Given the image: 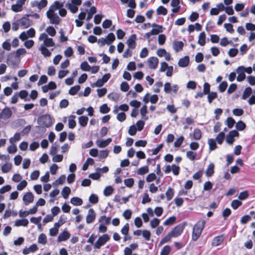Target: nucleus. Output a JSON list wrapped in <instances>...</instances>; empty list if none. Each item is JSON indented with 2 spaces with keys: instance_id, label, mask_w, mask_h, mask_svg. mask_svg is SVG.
Listing matches in <instances>:
<instances>
[{
  "instance_id": "ea45409f",
  "label": "nucleus",
  "mask_w": 255,
  "mask_h": 255,
  "mask_svg": "<svg viewBox=\"0 0 255 255\" xmlns=\"http://www.w3.org/2000/svg\"><path fill=\"white\" fill-rule=\"evenodd\" d=\"M208 143L210 150H215L217 147L216 140L213 138L209 139L208 140Z\"/></svg>"
},
{
  "instance_id": "6ab92c4d",
  "label": "nucleus",
  "mask_w": 255,
  "mask_h": 255,
  "mask_svg": "<svg viewBox=\"0 0 255 255\" xmlns=\"http://www.w3.org/2000/svg\"><path fill=\"white\" fill-rule=\"evenodd\" d=\"M136 39V36L135 34H132L127 41L128 48L131 49H134L135 47L136 43L135 41Z\"/></svg>"
},
{
  "instance_id": "423d86ee",
  "label": "nucleus",
  "mask_w": 255,
  "mask_h": 255,
  "mask_svg": "<svg viewBox=\"0 0 255 255\" xmlns=\"http://www.w3.org/2000/svg\"><path fill=\"white\" fill-rule=\"evenodd\" d=\"M110 239V236L108 234H104L99 237L97 241L94 243V247L96 249H99L104 246Z\"/></svg>"
},
{
  "instance_id": "f3484780",
  "label": "nucleus",
  "mask_w": 255,
  "mask_h": 255,
  "mask_svg": "<svg viewBox=\"0 0 255 255\" xmlns=\"http://www.w3.org/2000/svg\"><path fill=\"white\" fill-rule=\"evenodd\" d=\"M70 237V234L67 231H64L59 234L57 238V242H61L67 241Z\"/></svg>"
},
{
  "instance_id": "39448f33",
  "label": "nucleus",
  "mask_w": 255,
  "mask_h": 255,
  "mask_svg": "<svg viewBox=\"0 0 255 255\" xmlns=\"http://www.w3.org/2000/svg\"><path fill=\"white\" fill-rule=\"evenodd\" d=\"M38 40L39 41H43V43L42 45H44L47 47H53L55 46V43L52 38L49 37L48 35L46 33H42L40 34Z\"/></svg>"
},
{
  "instance_id": "5fc2aeb1",
  "label": "nucleus",
  "mask_w": 255,
  "mask_h": 255,
  "mask_svg": "<svg viewBox=\"0 0 255 255\" xmlns=\"http://www.w3.org/2000/svg\"><path fill=\"white\" fill-rule=\"evenodd\" d=\"M175 220L176 217L175 216L170 217L164 222L163 225L164 226L172 225L175 223Z\"/></svg>"
},
{
  "instance_id": "f8f14e48",
  "label": "nucleus",
  "mask_w": 255,
  "mask_h": 255,
  "mask_svg": "<svg viewBox=\"0 0 255 255\" xmlns=\"http://www.w3.org/2000/svg\"><path fill=\"white\" fill-rule=\"evenodd\" d=\"M22 200L24 205L27 206L33 202L34 195L32 192H27L24 194Z\"/></svg>"
},
{
  "instance_id": "37998d69",
  "label": "nucleus",
  "mask_w": 255,
  "mask_h": 255,
  "mask_svg": "<svg viewBox=\"0 0 255 255\" xmlns=\"http://www.w3.org/2000/svg\"><path fill=\"white\" fill-rule=\"evenodd\" d=\"M96 11H97L96 8L94 6H92L90 8V10L88 13L86 20L87 21L90 20L92 18L93 14H95L96 12Z\"/></svg>"
},
{
  "instance_id": "2f4dec72",
  "label": "nucleus",
  "mask_w": 255,
  "mask_h": 255,
  "mask_svg": "<svg viewBox=\"0 0 255 255\" xmlns=\"http://www.w3.org/2000/svg\"><path fill=\"white\" fill-rule=\"evenodd\" d=\"M94 164V160H93V159L91 158H88L82 166V170L84 171L86 170L90 165H92Z\"/></svg>"
},
{
  "instance_id": "7c9ffc66",
  "label": "nucleus",
  "mask_w": 255,
  "mask_h": 255,
  "mask_svg": "<svg viewBox=\"0 0 255 255\" xmlns=\"http://www.w3.org/2000/svg\"><path fill=\"white\" fill-rule=\"evenodd\" d=\"M76 118V116L74 115H71L69 117L68 120V127L70 128H74L76 125V123L75 121V119Z\"/></svg>"
},
{
  "instance_id": "79ce46f5",
  "label": "nucleus",
  "mask_w": 255,
  "mask_h": 255,
  "mask_svg": "<svg viewBox=\"0 0 255 255\" xmlns=\"http://www.w3.org/2000/svg\"><path fill=\"white\" fill-rule=\"evenodd\" d=\"M38 243L40 244L45 245L47 243L46 236L43 233L40 234L38 238Z\"/></svg>"
},
{
  "instance_id": "4468645a",
  "label": "nucleus",
  "mask_w": 255,
  "mask_h": 255,
  "mask_svg": "<svg viewBox=\"0 0 255 255\" xmlns=\"http://www.w3.org/2000/svg\"><path fill=\"white\" fill-rule=\"evenodd\" d=\"M12 112L8 107L4 108L0 113V120H7L10 118Z\"/></svg>"
},
{
  "instance_id": "a211bd4d",
  "label": "nucleus",
  "mask_w": 255,
  "mask_h": 255,
  "mask_svg": "<svg viewBox=\"0 0 255 255\" xmlns=\"http://www.w3.org/2000/svg\"><path fill=\"white\" fill-rule=\"evenodd\" d=\"M20 26L23 28H26L32 24L31 21L28 18L23 17L19 20Z\"/></svg>"
},
{
  "instance_id": "ddd939ff",
  "label": "nucleus",
  "mask_w": 255,
  "mask_h": 255,
  "mask_svg": "<svg viewBox=\"0 0 255 255\" xmlns=\"http://www.w3.org/2000/svg\"><path fill=\"white\" fill-rule=\"evenodd\" d=\"M47 3L48 2L47 0H41L39 1L34 0L31 2L30 5L32 7H36L40 10L46 7L47 5Z\"/></svg>"
},
{
  "instance_id": "f704fd0d",
  "label": "nucleus",
  "mask_w": 255,
  "mask_h": 255,
  "mask_svg": "<svg viewBox=\"0 0 255 255\" xmlns=\"http://www.w3.org/2000/svg\"><path fill=\"white\" fill-rule=\"evenodd\" d=\"M12 165L11 163H5L1 167V171L3 173H7L10 171L12 168Z\"/></svg>"
},
{
  "instance_id": "0eeeda50",
  "label": "nucleus",
  "mask_w": 255,
  "mask_h": 255,
  "mask_svg": "<svg viewBox=\"0 0 255 255\" xmlns=\"http://www.w3.org/2000/svg\"><path fill=\"white\" fill-rule=\"evenodd\" d=\"M35 35V30L33 28H30L27 31L22 32L19 35V38L21 41H25L29 38H33Z\"/></svg>"
},
{
  "instance_id": "8fccbe9b",
  "label": "nucleus",
  "mask_w": 255,
  "mask_h": 255,
  "mask_svg": "<svg viewBox=\"0 0 255 255\" xmlns=\"http://www.w3.org/2000/svg\"><path fill=\"white\" fill-rule=\"evenodd\" d=\"M165 195L167 200L168 201L170 200L173 198L174 195L173 189L171 188H168L166 192Z\"/></svg>"
},
{
  "instance_id": "72a5a7b5",
  "label": "nucleus",
  "mask_w": 255,
  "mask_h": 255,
  "mask_svg": "<svg viewBox=\"0 0 255 255\" xmlns=\"http://www.w3.org/2000/svg\"><path fill=\"white\" fill-rule=\"evenodd\" d=\"M79 123L83 127H85L87 125L89 119L86 116H81L79 117Z\"/></svg>"
},
{
  "instance_id": "473e14b6",
  "label": "nucleus",
  "mask_w": 255,
  "mask_h": 255,
  "mask_svg": "<svg viewBox=\"0 0 255 255\" xmlns=\"http://www.w3.org/2000/svg\"><path fill=\"white\" fill-rule=\"evenodd\" d=\"M70 193L71 189L69 187L67 186L64 187L61 191V194L62 195V197L65 199H68Z\"/></svg>"
},
{
  "instance_id": "e2e57ef3",
  "label": "nucleus",
  "mask_w": 255,
  "mask_h": 255,
  "mask_svg": "<svg viewBox=\"0 0 255 255\" xmlns=\"http://www.w3.org/2000/svg\"><path fill=\"white\" fill-rule=\"evenodd\" d=\"M249 196V194L248 193V191L247 190L244 191L242 192H241L238 196V198L240 200H244L246 199H247Z\"/></svg>"
},
{
  "instance_id": "6e6552de",
  "label": "nucleus",
  "mask_w": 255,
  "mask_h": 255,
  "mask_svg": "<svg viewBox=\"0 0 255 255\" xmlns=\"http://www.w3.org/2000/svg\"><path fill=\"white\" fill-rule=\"evenodd\" d=\"M26 0H17L15 4L11 6V10L15 12H21L23 10V5L25 4Z\"/></svg>"
},
{
  "instance_id": "dca6fc26",
  "label": "nucleus",
  "mask_w": 255,
  "mask_h": 255,
  "mask_svg": "<svg viewBox=\"0 0 255 255\" xmlns=\"http://www.w3.org/2000/svg\"><path fill=\"white\" fill-rule=\"evenodd\" d=\"M112 140L111 138H108L106 140L98 139L96 141V144L100 148H104L107 146L111 142Z\"/></svg>"
},
{
  "instance_id": "2eb2a0df",
  "label": "nucleus",
  "mask_w": 255,
  "mask_h": 255,
  "mask_svg": "<svg viewBox=\"0 0 255 255\" xmlns=\"http://www.w3.org/2000/svg\"><path fill=\"white\" fill-rule=\"evenodd\" d=\"M184 229V226L181 225H179L175 227L170 232L173 238L177 237L180 236L183 232Z\"/></svg>"
},
{
  "instance_id": "b1692460",
  "label": "nucleus",
  "mask_w": 255,
  "mask_h": 255,
  "mask_svg": "<svg viewBox=\"0 0 255 255\" xmlns=\"http://www.w3.org/2000/svg\"><path fill=\"white\" fill-rule=\"evenodd\" d=\"M189 63V58L188 56H185L179 59L178 61V65L181 67H185L188 65Z\"/></svg>"
},
{
  "instance_id": "f03ea898",
  "label": "nucleus",
  "mask_w": 255,
  "mask_h": 255,
  "mask_svg": "<svg viewBox=\"0 0 255 255\" xmlns=\"http://www.w3.org/2000/svg\"><path fill=\"white\" fill-rule=\"evenodd\" d=\"M205 224V221L203 220H201L194 225L192 234V239L193 241H196L200 237Z\"/></svg>"
},
{
  "instance_id": "c03bdc74",
  "label": "nucleus",
  "mask_w": 255,
  "mask_h": 255,
  "mask_svg": "<svg viewBox=\"0 0 255 255\" xmlns=\"http://www.w3.org/2000/svg\"><path fill=\"white\" fill-rule=\"evenodd\" d=\"M193 137L196 140H199L202 137V132L200 129L195 128L193 131Z\"/></svg>"
},
{
  "instance_id": "1a4fd4ad",
  "label": "nucleus",
  "mask_w": 255,
  "mask_h": 255,
  "mask_svg": "<svg viewBox=\"0 0 255 255\" xmlns=\"http://www.w3.org/2000/svg\"><path fill=\"white\" fill-rule=\"evenodd\" d=\"M96 217V214L94 210L90 209L86 217V221L87 224H91L95 222Z\"/></svg>"
},
{
  "instance_id": "052dcab7",
  "label": "nucleus",
  "mask_w": 255,
  "mask_h": 255,
  "mask_svg": "<svg viewBox=\"0 0 255 255\" xmlns=\"http://www.w3.org/2000/svg\"><path fill=\"white\" fill-rule=\"evenodd\" d=\"M246 127V124L242 121H240L236 123V128L238 130H243Z\"/></svg>"
},
{
  "instance_id": "de8ad7c7",
  "label": "nucleus",
  "mask_w": 255,
  "mask_h": 255,
  "mask_svg": "<svg viewBox=\"0 0 255 255\" xmlns=\"http://www.w3.org/2000/svg\"><path fill=\"white\" fill-rule=\"evenodd\" d=\"M156 12L158 15H165L167 13V9L163 6H159L156 9Z\"/></svg>"
},
{
  "instance_id": "338daca9",
  "label": "nucleus",
  "mask_w": 255,
  "mask_h": 255,
  "mask_svg": "<svg viewBox=\"0 0 255 255\" xmlns=\"http://www.w3.org/2000/svg\"><path fill=\"white\" fill-rule=\"evenodd\" d=\"M27 185V182L26 180H23L21 181L16 186V189L19 191L22 190Z\"/></svg>"
},
{
  "instance_id": "20e7f679",
  "label": "nucleus",
  "mask_w": 255,
  "mask_h": 255,
  "mask_svg": "<svg viewBox=\"0 0 255 255\" xmlns=\"http://www.w3.org/2000/svg\"><path fill=\"white\" fill-rule=\"evenodd\" d=\"M82 0H69L66 4V7L73 13L78 11V6L82 3Z\"/></svg>"
},
{
  "instance_id": "603ef678",
  "label": "nucleus",
  "mask_w": 255,
  "mask_h": 255,
  "mask_svg": "<svg viewBox=\"0 0 255 255\" xmlns=\"http://www.w3.org/2000/svg\"><path fill=\"white\" fill-rule=\"evenodd\" d=\"M197 153L192 151H188L186 152V157L191 160H194L196 159Z\"/></svg>"
},
{
  "instance_id": "58836bf2",
  "label": "nucleus",
  "mask_w": 255,
  "mask_h": 255,
  "mask_svg": "<svg viewBox=\"0 0 255 255\" xmlns=\"http://www.w3.org/2000/svg\"><path fill=\"white\" fill-rule=\"evenodd\" d=\"M66 177L65 175H62L58 179L56 180L53 183V185L58 186L60 184H63L65 181Z\"/></svg>"
},
{
  "instance_id": "bf43d9fd",
  "label": "nucleus",
  "mask_w": 255,
  "mask_h": 255,
  "mask_svg": "<svg viewBox=\"0 0 255 255\" xmlns=\"http://www.w3.org/2000/svg\"><path fill=\"white\" fill-rule=\"evenodd\" d=\"M105 38L106 39V40L107 41L108 45H110L116 39L115 36L113 33H110Z\"/></svg>"
},
{
  "instance_id": "412c9836",
  "label": "nucleus",
  "mask_w": 255,
  "mask_h": 255,
  "mask_svg": "<svg viewBox=\"0 0 255 255\" xmlns=\"http://www.w3.org/2000/svg\"><path fill=\"white\" fill-rule=\"evenodd\" d=\"M243 68V66H239L236 70V72L238 74L237 77V80L239 82L243 81L246 78V75L244 71L242 69Z\"/></svg>"
},
{
  "instance_id": "aec40b11",
  "label": "nucleus",
  "mask_w": 255,
  "mask_h": 255,
  "mask_svg": "<svg viewBox=\"0 0 255 255\" xmlns=\"http://www.w3.org/2000/svg\"><path fill=\"white\" fill-rule=\"evenodd\" d=\"M152 29L151 30V34L153 35H157L159 33L162 32L164 30V28L161 25L156 24L153 23L152 24Z\"/></svg>"
},
{
  "instance_id": "69168bd1",
  "label": "nucleus",
  "mask_w": 255,
  "mask_h": 255,
  "mask_svg": "<svg viewBox=\"0 0 255 255\" xmlns=\"http://www.w3.org/2000/svg\"><path fill=\"white\" fill-rule=\"evenodd\" d=\"M166 37L163 34H160L158 36V42L159 45H163L166 41Z\"/></svg>"
},
{
  "instance_id": "7ed1b4c3",
  "label": "nucleus",
  "mask_w": 255,
  "mask_h": 255,
  "mask_svg": "<svg viewBox=\"0 0 255 255\" xmlns=\"http://www.w3.org/2000/svg\"><path fill=\"white\" fill-rule=\"evenodd\" d=\"M38 125L43 128H49L53 124L51 117L49 115H44L38 118Z\"/></svg>"
},
{
  "instance_id": "c9c22d12",
  "label": "nucleus",
  "mask_w": 255,
  "mask_h": 255,
  "mask_svg": "<svg viewBox=\"0 0 255 255\" xmlns=\"http://www.w3.org/2000/svg\"><path fill=\"white\" fill-rule=\"evenodd\" d=\"M45 31L48 35H49L51 37L55 36L56 34V31L55 29L52 26H48L46 28Z\"/></svg>"
},
{
  "instance_id": "3c124183",
  "label": "nucleus",
  "mask_w": 255,
  "mask_h": 255,
  "mask_svg": "<svg viewBox=\"0 0 255 255\" xmlns=\"http://www.w3.org/2000/svg\"><path fill=\"white\" fill-rule=\"evenodd\" d=\"M225 136V135L224 132H220L217 135L216 140L219 144H221L224 140Z\"/></svg>"
},
{
  "instance_id": "0e129e2a",
  "label": "nucleus",
  "mask_w": 255,
  "mask_h": 255,
  "mask_svg": "<svg viewBox=\"0 0 255 255\" xmlns=\"http://www.w3.org/2000/svg\"><path fill=\"white\" fill-rule=\"evenodd\" d=\"M80 89V86L79 85L75 86L70 88L69 91V94L75 95Z\"/></svg>"
},
{
  "instance_id": "13d9d810",
  "label": "nucleus",
  "mask_w": 255,
  "mask_h": 255,
  "mask_svg": "<svg viewBox=\"0 0 255 255\" xmlns=\"http://www.w3.org/2000/svg\"><path fill=\"white\" fill-rule=\"evenodd\" d=\"M252 89L250 87L246 88L242 95V99L244 100L246 99L252 93Z\"/></svg>"
},
{
  "instance_id": "393cba45",
  "label": "nucleus",
  "mask_w": 255,
  "mask_h": 255,
  "mask_svg": "<svg viewBox=\"0 0 255 255\" xmlns=\"http://www.w3.org/2000/svg\"><path fill=\"white\" fill-rule=\"evenodd\" d=\"M39 49L41 51V54L44 57L50 56L51 54V52L47 48L46 46H44V45H41L39 48Z\"/></svg>"
},
{
  "instance_id": "a18cd8bd",
  "label": "nucleus",
  "mask_w": 255,
  "mask_h": 255,
  "mask_svg": "<svg viewBox=\"0 0 255 255\" xmlns=\"http://www.w3.org/2000/svg\"><path fill=\"white\" fill-rule=\"evenodd\" d=\"M172 238H173V237H172L170 233H169L164 238H163L160 241V242L159 244V246H161L164 244L169 242Z\"/></svg>"
},
{
  "instance_id": "4c0bfd02",
  "label": "nucleus",
  "mask_w": 255,
  "mask_h": 255,
  "mask_svg": "<svg viewBox=\"0 0 255 255\" xmlns=\"http://www.w3.org/2000/svg\"><path fill=\"white\" fill-rule=\"evenodd\" d=\"M21 134L19 132H16L14 134L13 137L9 139L10 143H14L15 142L19 141L20 139Z\"/></svg>"
},
{
  "instance_id": "a19ab883",
  "label": "nucleus",
  "mask_w": 255,
  "mask_h": 255,
  "mask_svg": "<svg viewBox=\"0 0 255 255\" xmlns=\"http://www.w3.org/2000/svg\"><path fill=\"white\" fill-rule=\"evenodd\" d=\"M147 113V106L146 105H143L140 110V113L142 118L144 120H147L148 117H146L145 115Z\"/></svg>"
},
{
  "instance_id": "5701e85b",
  "label": "nucleus",
  "mask_w": 255,
  "mask_h": 255,
  "mask_svg": "<svg viewBox=\"0 0 255 255\" xmlns=\"http://www.w3.org/2000/svg\"><path fill=\"white\" fill-rule=\"evenodd\" d=\"M29 223L28 220L26 219L16 220L14 222V226L15 227H26Z\"/></svg>"
},
{
  "instance_id": "49530a36",
  "label": "nucleus",
  "mask_w": 255,
  "mask_h": 255,
  "mask_svg": "<svg viewBox=\"0 0 255 255\" xmlns=\"http://www.w3.org/2000/svg\"><path fill=\"white\" fill-rule=\"evenodd\" d=\"M171 247L166 245L162 249L160 255H168L171 252Z\"/></svg>"
},
{
  "instance_id": "a878e982",
  "label": "nucleus",
  "mask_w": 255,
  "mask_h": 255,
  "mask_svg": "<svg viewBox=\"0 0 255 255\" xmlns=\"http://www.w3.org/2000/svg\"><path fill=\"white\" fill-rule=\"evenodd\" d=\"M206 43V34L204 32L200 33L198 36V43L201 46H204Z\"/></svg>"
},
{
  "instance_id": "f257e3e1",
  "label": "nucleus",
  "mask_w": 255,
  "mask_h": 255,
  "mask_svg": "<svg viewBox=\"0 0 255 255\" xmlns=\"http://www.w3.org/2000/svg\"><path fill=\"white\" fill-rule=\"evenodd\" d=\"M61 5H62L60 3V1H55L47 11L46 15L51 23L57 25L60 23L61 19L55 11L57 8L60 7Z\"/></svg>"
},
{
  "instance_id": "09e8293b",
  "label": "nucleus",
  "mask_w": 255,
  "mask_h": 255,
  "mask_svg": "<svg viewBox=\"0 0 255 255\" xmlns=\"http://www.w3.org/2000/svg\"><path fill=\"white\" fill-rule=\"evenodd\" d=\"M149 171L148 167L147 166H143L139 168L137 171V174L142 175L147 173Z\"/></svg>"
},
{
  "instance_id": "774afa93",
  "label": "nucleus",
  "mask_w": 255,
  "mask_h": 255,
  "mask_svg": "<svg viewBox=\"0 0 255 255\" xmlns=\"http://www.w3.org/2000/svg\"><path fill=\"white\" fill-rule=\"evenodd\" d=\"M226 122L228 127L230 128H232L235 124V121L231 117L228 118Z\"/></svg>"
},
{
  "instance_id": "bb28decb",
  "label": "nucleus",
  "mask_w": 255,
  "mask_h": 255,
  "mask_svg": "<svg viewBox=\"0 0 255 255\" xmlns=\"http://www.w3.org/2000/svg\"><path fill=\"white\" fill-rule=\"evenodd\" d=\"M70 202L74 206H81L83 204V200L79 197H74L70 199Z\"/></svg>"
},
{
  "instance_id": "c756f323",
  "label": "nucleus",
  "mask_w": 255,
  "mask_h": 255,
  "mask_svg": "<svg viewBox=\"0 0 255 255\" xmlns=\"http://www.w3.org/2000/svg\"><path fill=\"white\" fill-rule=\"evenodd\" d=\"M214 172V164L212 163H210L206 171V175L208 177L211 176Z\"/></svg>"
},
{
  "instance_id": "4be33fe9",
  "label": "nucleus",
  "mask_w": 255,
  "mask_h": 255,
  "mask_svg": "<svg viewBox=\"0 0 255 255\" xmlns=\"http://www.w3.org/2000/svg\"><path fill=\"white\" fill-rule=\"evenodd\" d=\"M224 240V238L222 236H219L215 237L212 242L213 246L217 247L222 244Z\"/></svg>"
},
{
  "instance_id": "9b49d317",
  "label": "nucleus",
  "mask_w": 255,
  "mask_h": 255,
  "mask_svg": "<svg viewBox=\"0 0 255 255\" xmlns=\"http://www.w3.org/2000/svg\"><path fill=\"white\" fill-rule=\"evenodd\" d=\"M239 135V132L236 130L230 131L226 136V142L229 144H232L235 141L234 137H238Z\"/></svg>"
},
{
  "instance_id": "cd10ccee",
  "label": "nucleus",
  "mask_w": 255,
  "mask_h": 255,
  "mask_svg": "<svg viewBox=\"0 0 255 255\" xmlns=\"http://www.w3.org/2000/svg\"><path fill=\"white\" fill-rule=\"evenodd\" d=\"M111 219L110 217H108L104 215L100 217V218L99 219V222H100V223L106 225H108L111 223Z\"/></svg>"
},
{
  "instance_id": "9d476101",
  "label": "nucleus",
  "mask_w": 255,
  "mask_h": 255,
  "mask_svg": "<svg viewBox=\"0 0 255 255\" xmlns=\"http://www.w3.org/2000/svg\"><path fill=\"white\" fill-rule=\"evenodd\" d=\"M159 60L156 57H150L148 58L146 61V63L149 68L155 69L158 66Z\"/></svg>"
},
{
  "instance_id": "864d4df0",
  "label": "nucleus",
  "mask_w": 255,
  "mask_h": 255,
  "mask_svg": "<svg viewBox=\"0 0 255 255\" xmlns=\"http://www.w3.org/2000/svg\"><path fill=\"white\" fill-rule=\"evenodd\" d=\"M160 223V220L158 218H154L152 220H151L150 222V227L154 229L158 227Z\"/></svg>"
},
{
  "instance_id": "c85d7f7f",
  "label": "nucleus",
  "mask_w": 255,
  "mask_h": 255,
  "mask_svg": "<svg viewBox=\"0 0 255 255\" xmlns=\"http://www.w3.org/2000/svg\"><path fill=\"white\" fill-rule=\"evenodd\" d=\"M183 45V43L181 41H175L173 43V49L176 52H178L182 49Z\"/></svg>"
},
{
  "instance_id": "6e6d98bb",
  "label": "nucleus",
  "mask_w": 255,
  "mask_h": 255,
  "mask_svg": "<svg viewBox=\"0 0 255 255\" xmlns=\"http://www.w3.org/2000/svg\"><path fill=\"white\" fill-rule=\"evenodd\" d=\"M7 150L9 153H15L17 151L16 145L13 143H10V145L7 147Z\"/></svg>"
},
{
  "instance_id": "680f3d73",
  "label": "nucleus",
  "mask_w": 255,
  "mask_h": 255,
  "mask_svg": "<svg viewBox=\"0 0 255 255\" xmlns=\"http://www.w3.org/2000/svg\"><path fill=\"white\" fill-rule=\"evenodd\" d=\"M80 68L84 71H89L91 70V66L86 62H82L80 65Z\"/></svg>"
},
{
  "instance_id": "e433bc0d",
  "label": "nucleus",
  "mask_w": 255,
  "mask_h": 255,
  "mask_svg": "<svg viewBox=\"0 0 255 255\" xmlns=\"http://www.w3.org/2000/svg\"><path fill=\"white\" fill-rule=\"evenodd\" d=\"M26 53H27L26 50L24 48H18L16 50V51L15 52V57L19 58L21 56H24Z\"/></svg>"
},
{
  "instance_id": "4d7b16f0",
  "label": "nucleus",
  "mask_w": 255,
  "mask_h": 255,
  "mask_svg": "<svg viewBox=\"0 0 255 255\" xmlns=\"http://www.w3.org/2000/svg\"><path fill=\"white\" fill-rule=\"evenodd\" d=\"M24 41L23 45L27 48V49H30L31 48L34 44V42L33 40L29 39V40H26Z\"/></svg>"
}]
</instances>
